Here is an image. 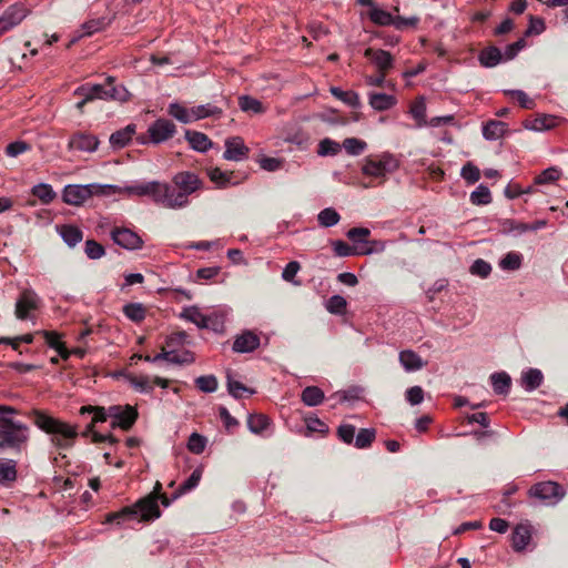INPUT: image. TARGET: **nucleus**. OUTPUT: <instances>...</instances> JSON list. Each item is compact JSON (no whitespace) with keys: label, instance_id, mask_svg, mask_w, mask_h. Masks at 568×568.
<instances>
[{"label":"nucleus","instance_id":"nucleus-43","mask_svg":"<svg viewBox=\"0 0 568 568\" xmlns=\"http://www.w3.org/2000/svg\"><path fill=\"white\" fill-rule=\"evenodd\" d=\"M470 202L474 205L489 204L491 202V193L489 189L484 184H479L476 190L470 193Z\"/></svg>","mask_w":568,"mask_h":568},{"label":"nucleus","instance_id":"nucleus-10","mask_svg":"<svg viewBox=\"0 0 568 568\" xmlns=\"http://www.w3.org/2000/svg\"><path fill=\"white\" fill-rule=\"evenodd\" d=\"M41 298L31 288L23 290L16 302L14 314L18 320L26 321L30 318V312L40 307Z\"/></svg>","mask_w":568,"mask_h":568},{"label":"nucleus","instance_id":"nucleus-44","mask_svg":"<svg viewBox=\"0 0 568 568\" xmlns=\"http://www.w3.org/2000/svg\"><path fill=\"white\" fill-rule=\"evenodd\" d=\"M206 173L212 182L219 187H226L231 183V173L222 171L219 168H210Z\"/></svg>","mask_w":568,"mask_h":568},{"label":"nucleus","instance_id":"nucleus-46","mask_svg":"<svg viewBox=\"0 0 568 568\" xmlns=\"http://www.w3.org/2000/svg\"><path fill=\"white\" fill-rule=\"evenodd\" d=\"M201 477L202 469L195 468L190 475V477L180 486L179 490L173 495V498H176L180 495L185 494L195 488L199 485Z\"/></svg>","mask_w":568,"mask_h":568},{"label":"nucleus","instance_id":"nucleus-63","mask_svg":"<svg viewBox=\"0 0 568 568\" xmlns=\"http://www.w3.org/2000/svg\"><path fill=\"white\" fill-rule=\"evenodd\" d=\"M526 47V41L524 38H520L518 39L517 41H515L514 43H510L508 44L506 48H505V52L503 53L504 55V61H509V60H513L515 59L518 53Z\"/></svg>","mask_w":568,"mask_h":568},{"label":"nucleus","instance_id":"nucleus-22","mask_svg":"<svg viewBox=\"0 0 568 568\" xmlns=\"http://www.w3.org/2000/svg\"><path fill=\"white\" fill-rule=\"evenodd\" d=\"M185 140L189 142L192 150L200 153H205L213 145L210 138L199 131L185 130Z\"/></svg>","mask_w":568,"mask_h":568},{"label":"nucleus","instance_id":"nucleus-38","mask_svg":"<svg viewBox=\"0 0 568 568\" xmlns=\"http://www.w3.org/2000/svg\"><path fill=\"white\" fill-rule=\"evenodd\" d=\"M239 106L243 112H250L253 114H261L264 112L262 102L250 95H241L239 98Z\"/></svg>","mask_w":568,"mask_h":568},{"label":"nucleus","instance_id":"nucleus-2","mask_svg":"<svg viewBox=\"0 0 568 568\" xmlns=\"http://www.w3.org/2000/svg\"><path fill=\"white\" fill-rule=\"evenodd\" d=\"M33 423L42 432L50 435L51 444L58 449H69L73 446L79 433L77 425L68 424L43 410H32Z\"/></svg>","mask_w":568,"mask_h":568},{"label":"nucleus","instance_id":"nucleus-52","mask_svg":"<svg viewBox=\"0 0 568 568\" xmlns=\"http://www.w3.org/2000/svg\"><path fill=\"white\" fill-rule=\"evenodd\" d=\"M195 385L203 393H214L219 383L214 375H202L195 379Z\"/></svg>","mask_w":568,"mask_h":568},{"label":"nucleus","instance_id":"nucleus-40","mask_svg":"<svg viewBox=\"0 0 568 568\" xmlns=\"http://www.w3.org/2000/svg\"><path fill=\"white\" fill-rule=\"evenodd\" d=\"M341 220L339 213L333 207H326L317 214L318 224L323 227H332Z\"/></svg>","mask_w":568,"mask_h":568},{"label":"nucleus","instance_id":"nucleus-33","mask_svg":"<svg viewBox=\"0 0 568 568\" xmlns=\"http://www.w3.org/2000/svg\"><path fill=\"white\" fill-rule=\"evenodd\" d=\"M329 91L336 99L341 100L353 109H359L362 105L359 95L355 91H344L337 87H332Z\"/></svg>","mask_w":568,"mask_h":568},{"label":"nucleus","instance_id":"nucleus-14","mask_svg":"<svg viewBox=\"0 0 568 568\" xmlns=\"http://www.w3.org/2000/svg\"><path fill=\"white\" fill-rule=\"evenodd\" d=\"M111 239L116 245L129 251L140 250L143 245V240L126 227H114L111 231Z\"/></svg>","mask_w":568,"mask_h":568},{"label":"nucleus","instance_id":"nucleus-7","mask_svg":"<svg viewBox=\"0 0 568 568\" xmlns=\"http://www.w3.org/2000/svg\"><path fill=\"white\" fill-rule=\"evenodd\" d=\"M398 168V161L390 153H383L377 158H366L362 168L365 175L373 178H384Z\"/></svg>","mask_w":568,"mask_h":568},{"label":"nucleus","instance_id":"nucleus-21","mask_svg":"<svg viewBox=\"0 0 568 568\" xmlns=\"http://www.w3.org/2000/svg\"><path fill=\"white\" fill-rule=\"evenodd\" d=\"M121 191L115 194L124 193L129 196H149L153 200L154 190L156 187V181L149 182H134L132 184L120 186Z\"/></svg>","mask_w":568,"mask_h":568},{"label":"nucleus","instance_id":"nucleus-5","mask_svg":"<svg viewBox=\"0 0 568 568\" xmlns=\"http://www.w3.org/2000/svg\"><path fill=\"white\" fill-rule=\"evenodd\" d=\"M120 191L119 185L112 184H68L62 191V200L67 204L80 206L93 195H113Z\"/></svg>","mask_w":568,"mask_h":568},{"label":"nucleus","instance_id":"nucleus-6","mask_svg":"<svg viewBox=\"0 0 568 568\" xmlns=\"http://www.w3.org/2000/svg\"><path fill=\"white\" fill-rule=\"evenodd\" d=\"M155 204L162 205L166 209L179 210L186 207L190 201L184 200V195L178 191V187L172 183L156 181V187L152 200Z\"/></svg>","mask_w":568,"mask_h":568},{"label":"nucleus","instance_id":"nucleus-27","mask_svg":"<svg viewBox=\"0 0 568 568\" xmlns=\"http://www.w3.org/2000/svg\"><path fill=\"white\" fill-rule=\"evenodd\" d=\"M58 232L64 243L70 247H74L83 239V232L75 225L63 224L58 227Z\"/></svg>","mask_w":568,"mask_h":568},{"label":"nucleus","instance_id":"nucleus-61","mask_svg":"<svg viewBox=\"0 0 568 568\" xmlns=\"http://www.w3.org/2000/svg\"><path fill=\"white\" fill-rule=\"evenodd\" d=\"M460 175L465 181L474 184L480 179V171L471 162H468L462 168Z\"/></svg>","mask_w":568,"mask_h":568},{"label":"nucleus","instance_id":"nucleus-39","mask_svg":"<svg viewBox=\"0 0 568 568\" xmlns=\"http://www.w3.org/2000/svg\"><path fill=\"white\" fill-rule=\"evenodd\" d=\"M169 114L171 116H173L174 119H176L178 121L185 123V124L194 121V119L191 118L193 115L192 108L186 109L185 106H183L176 102L171 103L169 105Z\"/></svg>","mask_w":568,"mask_h":568},{"label":"nucleus","instance_id":"nucleus-17","mask_svg":"<svg viewBox=\"0 0 568 568\" xmlns=\"http://www.w3.org/2000/svg\"><path fill=\"white\" fill-rule=\"evenodd\" d=\"M365 58L369 59L378 72H388L394 67V58L390 52L383 49L367 48L364 52Z\"/></svg>","mask_w":568,"mask_h":568},{"label":"nucleus","instance_id":"nucleus-19","mask_svg":"<svg viewBox=\"0 0 568 568\" xmlns=\"http://www.w3.org/2000/svg\"><path fill=\"white\" fill-rule=\"evenodd\" d=\"M136 133V125L133 123L128 124L125 128L113 132L110 135L109 142L114 151L125 148Z\"/></svg>","mask_w":568,"mask_h":568},{"label":"nucleus","instance_id":"nucleus-55","mask_svg":"<svg viewBox=\"0 0 568 568\" xmlns=\"http://www.w3.org/2000/svg\"><path fill=\"white\" fill-rule=\"evenodd\" d=\"M80 413L83 414H93L92 423H103L109 418L108 408L101 406H82L80 408Z\"/></svg>","mask_w":568,"mask_h":568},{"label":"nucleus","instance_id":"nucleus-47","mask_svg":"<svg viewBox=\"0 0 568 568\" xmlns=\"http://www.w3.org/2000/svg\"><path fill=\"white\" fill-rule=\"evenodd\" d=\"M32 194L41 200L44 204H49L55 197V193L52 186L45 183L34 185L32 187Z\"/></svg>","mask_w":568,"mask_h":568},{"label":"nucleus","instance_id":"nucleus-35","mask_svg":"<svg viewBox=\"0 0 568 568\" xmlns=\"http://www.w3.org/2000/svg\"><path fill=\"white\" fill-rule=\"evenodd\" d=\"M193 115L191 118L196 120L205 119V118H220L223 113L222 109L207 103V104H201L192 108Z\"/></svg>","mask_w":568,"mask_h":568},{"label":"nucleus","instance_id":"nucleus-28","mask_svg":"<svg viewBox=\"0 0 568 568\" xmlns=\"http://www.w3.org/2000/svg\"><path fill=\"white\" fill-rule=\"evenodd\" d=\"M369 105L376 111H386L392 109L397 103V99L394 95L386 93H369L368 97Z\"/></svg>","mask_w":568,"mask_h":568},{"label":"nucleus","instance_id":"nucleus-45","mask_svg":"<svg viewBox=\"0 0 568 568\" xmlns=\"http://www.w3.org/2000/svg\"><path fill=\"white\" fill-rule=\"evenodd\" d=\"M498 224L503 234L520 235L524 233L523 227L525 226V223L523 222H518L513 219H503L499 220Z\"/></svg>","mask_w":568,"mask_h":568},{"label":"nucleus","instance_id":"nucleus-8","mask_svg":"<svg viewBox=\"0 0 568 568\" xmlns=\"http://www.w3.org/2000/svg\"><path fill=\"white\" fill-rule=\"evenodd\" d=\"M529 495L545 505L554 506L564 498L565 489L556 481H541L530 487Z\"/></svg>","mask_w":568,"mask_h":568},{"label":"nucleus","instance_id":"nucleus-18","mask_svg":"<svg viewBox=\"0 0 568 568\" xmlns=\"http://www.w3.org/2000/svg\"><path fill=\"white\" fill-rule=\"evenodd\" d=\"M260 346V337L251 331L237 335L233 342L232 349L235 353H251Z\"/></svg>","mask_w":568,"mask_h":568},{"label":"nucleus","instance_id":"nucleus-32","mask_svg":"<svg viewBox=\"0 0 568 568\" xmlns=\"http://www.w3.org/2000/svg\"><path fill=\"white\" fill-rule=\"evenodd\" d=\"M494 392L497 395H507L510 390L511 378L506 372L494 373L490 375Z\"/></svg>","mask_w":568,"mask_h":568},{"label":"nucleus","instance_id":"nucleus-59","mask_svg":"<svg viewBox=\"0 0 568 568\" xmlns=\"http://www.w3.org/2000/svg\"><path fill=\"white\" fill-rule=\"evenodd\" d=\"M206 446V438L197 433L191 434L187 440V449L193 454H201Z\"/></svg>","mask_w":568,"mask_h":568},{"label":"nucleus","instance_id":"nucleus-30","mask_svg":"<svg viewBox=\"0 0 568 568\" xmlns=\"http://www.w3.org/2000/svg\"><path fill=\"white\" fill-rule=\"evenodd\" d=\"M17 462L9 458H0V484L8 485L17 480Z\"/></svg>","mask_w":568,"mask_h":568},{"label":"nucleus","instance_id":"nucleus-3","mask_svg":"<svg viewBox=\"0 0 568 568\" xmlns=\"http://www.w3.org/2000/svg\"><path fill=\"white\" fill-rule=\"evenodd\" d=\"M74 95L81 98L75 106L78 110L82 111L83 106L94 99L125 101L129 92L124 87L114 85L113 80L108 78L106 82L103 84L85 83L80 85L74 90Z\"/></svg>","mask_w":568,"mask_h":568},{"label":"nucleus","instance_id":"nucleus-50","mask_svg":"<svg viewBox=\"0 0 568 568\" xmlns=\"http://www.w3.org/2000/svg\"><path fill=\"white\" fill-rule=\"evenodd\" d=\"M561 175L560 169L550 166L535 178V184L542 185L556 182Z\"/></svg>","mask_w":568,"mask_h":568},{"label":"nucleus","instance_id":"nucleus-34","mask_svg":"<svg viewBox=\"0 0 568 568\" xmlns=\"http://www.w3.org/2000/svg\"><path fill=\"white\" fill-rule=\"evenodd\" d=\"M270 424V418L264 414H251L247 417V427L251 433L256 435H263Z\"/></svg>","mask_w":568,"mask_h":568},{"label":"nucleus","instance_id":"nucleus-23","mask_svg":"<svg viewBox=\"0 0 568 568\" xmlns=\"http://www.w3.org/2000/svg\"><path fill=\"white\" fill-rule=\"evenodd\" d=\"M181 317L195 324L199 328L211 327L212 316L203 314L196 306L185 307Z\"/></svg>","mask_w":568,"mask_h":568},{"label":"nucleus","instance_id":"nucleus-11","mask_svg":"<svg viewBox=\"0 0 568 568\" xmlns=\"http://www.w3.org/2000/svg\"><path fill=\"white\" fill-rule=\"evenodd\" d=\"M28 13L29 10L23 3L17 2L8 7L0 17V37L19 26Z\"/></svg>","mask_w":568,"mask_h":568},{"label":"nucleus","instance_id":"nucleus-64","mask_svg":"<svg viewBox=\"0 0 568 568\" xmlns=\"http://www.w3.org/2000/svg\"><path fill=\"white\" fill-rule=\"evenodd\" d=\"M332 245H333L335 255L339 256V257H347V256H352L355 254H359V252H356L355 248H353L352 246H349L346 242H344L342 240L334 241L332 243Z\"/></svg>","mask_w":568,"mask_h":568},{"label":"nucleus","instance_id":"nucleus-57","mask_svg":"<svg viewBox=\"0 0 568 568\" xmlns=\"http://www.w3.org/2000/svg\"><path fill=\"white\" fill-rule=\"evenodd\" d=\"M186 339L187 334L185 332H175L170 334L165 339L166 351H173L175 353L179 347L186 343Z\"/></svg>","mask_w":568,"mask_h":568},{"label":"nucleus","instance_id":"nucleus-53","mask_svg":"<svg viewBox=\"0 0 568 568\" xmlns=\"http://www.w3.org/2000/svg\"><path fill=\"white\" fill-rule=\"evenodd\" d=\"M168 354H169L168 362L171 364L189 365V364L194 363V361H195L194 353L189 349L183 351L181 354H178L176 352L174 353L173 351H168Z\"/></svg>","mask_w":568,"mask_h":568},{"label":"nucleus","instance_id":"nucleus-62","mask_svg":"<svg viewBox=\"0 0 568 568\" xmlns=\"http://www.w3.org/2000/svg\"><path fill=\"white\" fill-rule=\"evenodd\" d=\"M470 273L486 278L491 273V265L483 258H477L470 266Z\"/></svg>","mask_w":568,"mask_h":568},{"label":"nucleus","instance_id":"nucleus-36","mask_svg":"<svg viewBox=\"0 0 568 568\" xmlns=\"http://www.w3.org/2000/svg\"><path fill=\"white\" fill-rule=\"evenodd\" d=\"M394 17L390 12L381 9L378 7H373L368 12L369 20L377 26H393Z\"/></svg>","mask_w":568,"mask_h":568},{"label":"nucleus","instance_id":"nucleus-1","mask_svg":"<svg viewBox=\"0 0 568 568\" xmlns=\"http://www.w3.org/2000/svg\"><path fill=\"white\" fill-rule=\"evenodd\" d=\"M162 484L156 481L153 491L146 497L138 500L131 507H124L120 511L108 514L105 521L115 523L118 526H122L126 523L142 520L149 521L154 520L161 516V511L158 505L159 497L162 495Z\"/></svg>","mask_w":568,"mask_h":568},{"label":"nucleus","instance_id":"nucleus-56","mask_svg":"<svg viewBox=\"0 0 568 568\" xmlns=\"http://www.w3.org/2000/svg\"><path fill=\"white\" fill-rule=\"evenodd\" d=\"M129 383L140 393H151L153 384L148 376H129Z\"/></svg>","mask_w":568,"mask_h":568},{"label":"nucleus","instance_id":"nucleus-9","mask_svg":"<svg viewBox=\"0 0 568 568\" xmlns=\"http://www.w3.org/2000/svg\"><path fill=\"white\" fill-rule=\"evenodd\" d=\"M106 415L112 418V428L119 427L123 430H129L138 418L136 409L130 405H112L108 407Z\"/></svg>","mask_w":568,"mask_h":568},{"label":"nucleus","instance_id":"nucleus-24","mask_svg":"<svg viewBox=\"0 0 568 568\" xmlns=\"http://www.w3.org/2000/svg\"><path fill=\"white\" fill-rule=\"evenodd\" d=\"M544 381V375L538 368H528L521 373L520 385L526 392H534Z\"/></svg>","mask_w":568,"mask_h":568},{"label":"nucleus","instance_id":"nucleus-58","mask_svg":"<svg viewBox=\"0 0 568 568\" xmlns=\"http://www.w3.org/2000/svg\"><path fill=\"white\" fill-rule=\"evenodd\" d=\"M409 113L417 121L418 126L426 124V104L423 98L410 106Z\"/></svg>","mask_w":568,"mask_h":568},{"label":"nucleus","instance_id":"nucleus-26","mask_svg":"<svg viewBox=\"0 0 568 568\" xmlns=\"http://www.w3.org/2000/svg\"><path fill=\"white\" fill-rule=\"evenodd\" d=\"M399 363L406 372H416L426 365L422 357L410 349H405L399 353Z\"/></svg>","mask_w":568,"mask_h":568},{"label":"nucleus","instance_id":"nucleus-49","mask_svg":"<svg viewBox=\"0 0 568 568\" xmlns=\"http://www.w3.org/2000/svg\"><path fill=\"white\" fill-rule=\"evenodd\" d=\"M342 146L349 155H359L366 150L367 143L357 138H347L343 141Z\"/></svg>","mask_w":568,"mask_h":568},{"label":"nucleus","instance_id":"nucleus-51","mask_svg":"<svg viewBox=\"0 0 568 568\" xmlns=\"http://www.w3.org/2000/svg\"><path fill=\"white\" fill-rule=\"evenodd\" d=\"M376 436L374 428H362L355 438V446L357 448H367L372 445Z\"/></svg>","mask_w":568,"mask_h":568},{"label":"nucleus","instance_id":"nucleus-13","mask_svg":"<svg viewBox=\"0 0 568 568\" xmlns=\"http://www.w3.org/2000/svg\"><path fill=\"white\" fill-rule=\"evenodd\" d=\"M176 132V125L168 119H158L150 124L148 133L153 144H160L171 139Z\"/></svg>","mask_w":568,"mask_h":568},{"label":"nucleus","instance_id":"nucleus-31","mask_svg":"<svg viewBox=\"0 0 568 568\" xmlns=\"http://www.w3.org/2000/svg\"><path fill=\"white\" fill-rule=\"evenodd\" d=\"M324 392L317 386H307L302 390L301 399L308 407H315L324 400Z\"/></svg>","mask_w":568,"mask_h":568},{"label":"nucleus","instance_id":"nucleus-41","mask_svg":"<svg viewBox=\"0 0 568 568\" xmlns=\"http://www.w3.org/2000/svg\"><path fill=\"white\" fill-rule=\"evenodd\" d=\"M523 263V256L518 252L507 253L500 261L499 267L504 271H517Z\"/></svg>","mask_w":568,"mask_h":568},{"label":"nucleus","instance_id":"nucleus-12","mask_svg":"<svg viewBox=\"0 0 568 568\" xmlns=\"http://www.w3.org/2000/svg\"><path fill=\"white\" fill-rule=\"evenodd\" d=\"M172 183L178 187V191L184 195L185 201H190L189 196L202 189L203 185L199 175L191 171L178 172L172 178Z\"/></svg>","mask_w":568,"mask_h":568},{"label":"nucleus","instance_id":"nucleus-48","mask_svg":"<svg viewBox=\"0 0 568 568\" xmlns=\"http://www.w3.org/2000/svg\"><path fill=\"white\" fill-rule=\"evenodd\" d=\"M347 302L342 295H333L326 302V310L331 314L343 315L346 312Z\"/></svg>","mask_w":568,"mask_h":568},{"label":"nucleus","instance_id":"nucleus-54","mask_svg":"<svg viewBox=\"0 0 568 568\" xmlns=\"http://www.w3.org/2000/svg\"><path fill=\"white\" fill-rule=\"evenodd\" d=\"M227 390L234 398H241L243 393H248L250 395L254 394L253 389L247 388L241 382L234 381L231 377V374H227Z\"/></svg>","mask_w":568,"mask_h":568},{"label":"nucleus","instance_id":"nucleus-15","mask_svg":"<svg viewBox=\"0 0 568 568\" xmlns=\"http://www.w3.org/2000/svg\"><path fill=\"white\" fill-rule=\"evenodd\" d=\"M99 144L100 141L97 135L79 131L70 136L68 149L71 151L92 153L98 150Z\"/></svg>","mask_w":568,"mask_h":568},{"label":"nucleus","instance_id":"nucleus-4","mask_svg":"<svg viewBox=\"0 0 568 568\" xmlns=\"http://www.w3.org/2000/svg\"><path fill=\"white\" fill-rule=\"evenodd\" d=\"M30 440V428L17 420L7 427H0V455H21L27 450Z\"/></svg>","mask_w":568,"mask_h":568},{"label":"nucleus","instance_id":"nucleus-29","mask_svg":"<svg viewBox=\"0 0 568 568\" xmlns=\"http://www.w3.org/2000/svg\"><path fill=\"white\" fill-rule=\"evenodd\" d=\"M507 124L498 120H489L483 125V136L488 141H496L504 136Z\"/></svg>","mask_w":568,"mask_h":568},{"label":"nucleus","instance_id":"nucleus-16","mask_svg":"<svg viewBox=\"0 0 568 568\" xmlns=\"http://www.w3.org/2000/svg\"><path fill=\"white\" fill-rule=\"evenodd\" d=\"M248 153L250 149L244 144L242 138L232 136L225 140L224 160L240 162L246 159Z\"/></svg>","mask_w":568,"mask_h":568},{"label":"nucleus","instance_id":"nucleus-25","mask_svg":"<svg viewBox=\"0 0 568 568\" xmlns=\"http://www.w3.org/2000/svg\"><path fill=\"white\" fill-rule=\"evenodd\" d=\"M478 61L485 68H494L504 61V55L499 48L489 45L479 52Z\"/></svg>","mask_w":568,"mask_h":568},{"label":"nucleus","instance_id":"nucleus-20","mask_svg":"<svg viewBox=\"0 0 568 568\" xmlns=\"http://www.w3.org/2000/svg\"><path fill=\"white\" fill-rule=\"evenodd\" d=\"M531 540V526L528 523L519 524L515 527L511 535L513 548L515 551H523Z\"/></svg>","mask_w":568,"mask_h":568},{"label":"nucleus","instance_id":"nucleus-42","mask_svg":"<svg viewBox=\"0 0 568 568\" xmlns=\"http://www.w3.org/2000/svg\"><path fill=\"white\" fill-rule=\"evenodd\" d=\"M341 148L342 145L338 142L329 138H325L318 143L317 154L320 156H335L341 151Z\"/></svg>","mask_w":568,"mask_h":568},{"label":"nucleus","instance_id":"nucleus-60","mask_svg":"<svg viewBox=\"0 0 568 568\" xmlns=\"http://www.w3.org/2000/svg\"><path fill=\"white\" fill-rule=\"evenodd\" d=\"M84 252L90 260H98L105 254L104 247L94 240L85 242Z\"/></svg>","mask_w":568,"mask_h":568},{"label":"nucleus","instance_id":"nucleus-37","mask_svg":"<svg viewBox=\"0 0 568 568\" xmlns=\"http://www.w3.org/2000/svg\"><path fill=\"white\" fill-rule=\"evenodd\" d=\"M123 314L134 323L145 318L146 310L142 303H128L123 306Z\"/></svg>","mask_w":568,"mask_h":568}]
</instances>
